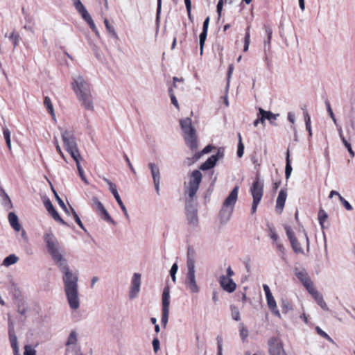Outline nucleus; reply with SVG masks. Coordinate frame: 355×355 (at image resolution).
I'll use <instances>...</instances> for the list:
<instances>
[{"mask_svg": "<svg viewBox=\"0 0 355 355\" xmlns=\"http://www.w3.org/2000/svg\"><path fill=\"white\" fill-rule=\"evenodd\" d=\"M43 240L48 253L63 275L64 291L69 306L71 310L76 311L80 304L78 274L69 269L64 257V250L51 230L44 233Z\"/></svg>", "mask_w": 355, "mask_h": 355, "instance_id": "1", "label": "nucleus"}, {"mask_svg": "<svg viewBox=\"0 0 355 355\" xmlns=\"http://www.w3.org/2000/svg\"><path fill=\"white\" fill-rule=\"evenodd\" d=\"M180 123L187 145L191 150H196L198 148L196 131L192 126L191 119L189 117L181 119Z\"/></svg>", "mask_w": 355, "mask_h": 355, "instance_id": "2", "label": "nucleus"}, {"mask_svg": "<svg viewBox=\"0 0 355 355\" xmlns=\"http://www.w3.org/2000/svg\"><path fill=\"white\" fill-rule=\"evenodd\" d=\"M62 139L66 150L70 154L73 159L80 157L78 149L77 143L73 131L60 128Z\"/></svg>", "mask_w": 355, "mask_h": 355, "instance_id": "3", "label": "nucleus"}, {"mask_svg": "<svg viewBox=\"0 0 355 355\" xmlns=\"http://www.w3.org/2000/svg\"><path fill=\"white\" fill-rule=\"evenodd\" d=\"M239 189V186H236L223 202L220 214L224 215L225 214H227V219H229L232 212L233 211L234 205L236 204L238 198Z\"/></svg>", "mask_w": 355, "mask_h": 355, "instance_id": "4", "label": "nucleus"}, {"mask_svg": "<svg viewBox=\"0 0 355 355\" xmlns=\"http://www.w3.org/2000/svg\"><path fill=\"white\" fill-rule=\"evenodd\" d=\"M270 355H287L282 340L277 337L270 338L268 341Z\"/></svg>", "mask_w": 355, "mask_h": 355, "instance_id": "5", "label": "nucleus"}, {"mask_svg": "<svg viewBox=\"0 0 355 355\" xmlns=\"http://www.w3.org/2000/svg\"><path fill=\"white\" fill-rule=\"evenodd\" d=\"M186 216L187 223L192 227H196L198 225V217L196 208L191 202L186 204Z\"/></svg>", "mask_w": 355, "mask_h": 355, "instance_id": "6", "label": "nucleus"}, {"mask_svg": "<svg viewBox=\"0 0 355 355\" xmlns=\"http://www.w3.org/2000/svg\"><path fill=\"white\" fill-rule=\"evenodd\" d=\"M92 207L96 210V211L98 213V214L101 216V218L107 221L114 223V220L110 216L109 213L103 206V205L101 203V202L99 201L98 198L96 197H92Z\"/></svg>", "mask_w": 355, "mask_h": 355, "instance_id": "7", "label": "nucleus"}, {"mask_svg": "<svg viewBox=\"0 0 355 355\" xmlns=\"http://www.w3.org/2000/svg\"><path fill=\"white\" fill-rule=\"evenodd\" d=\"M72 87L76 96L91 89L90 85L80 76L73 78Z\"/></svg>", "mask_w": 355, "mask_h": 355, "instance_id": "8", "label": "nucleus"}, {"mask_svg": "<svg viewBox=\"0 0 355 355\" xmlns=\"http://www.w3.org/2000/svg\"><path fill=\"white\" fill-rule=\"evenodd\" d=\"M103 180L109 186V190L112 193V194L114 196V198L116 199L118 205L120 206L121 210L123 211L125 218L127 219L129 218V214L128 213V211L126 209L125 206L124 205L123 202H122L121 197L118 193V191L116 189V186L112 183L109 179L106 178H103Z\"/></svg>", "mask_w": 355, "mask_h": 355, "instance_id": "9", "label": "nucleus"}, {"mask_svg": "<svg viewBox=\"0 0 355 355\" xmlns=\"http://www.w3.org/2000/svg\"><path fill=\"white\" fill-rule=\"evenodd\" d=\"M141 275L139 273H134L131 279L130 289L129 291V298L133 300L137 297L141 287Z\"/></svg>", "mask_w": 355, "mask_h": 355, "instance_id": "10", "label": "nucleus"}, {"mask_svg": "<svg viewBox=\"0 0 355 355\" xmlns=\"http://www.w3.org/2000/svg\"><path fill=\"white\" fill-rule=\"evenodd\" d=\"M250 192L253 200L261 201L263 193V183L259 178L253 182Z\"/></svg>", "mask_w": 355, "mask_h": 355, "instance_id": "11", "label": "nucleus"}, {"mask_svg": "<svg viewBox=\"0 0 355 355\" xmlns=\"http://www.w3.org/2000/svg\"><path fill=\"white\" fill-rule=\"evenodd\" d=\"M81 105L87 110H94L93 99L91 89L77 96Z\"/></svg>", "mask_w": 355, "mask_h": 355, "instance_id": "12", "label": "nucleus"}, {"mask_svg": "<svg viewBox=\"0 0 355 355\" xmlns=\"http://www.w3.org/2000/svg\"><path fill=\"white\" fill-rule=\"evenodd\" d=\"M186 288L192 293H198L200 291V287L197 284L196 273H187L185 282Z\"/></svg>", "mask_w": 355, "mask_h": 355, "instance_id": "13", "label": "nucleus"}, {"mask_svg": "<svg viewBox=\"0 0 355 355\" xmlns=\"http://www.w3.org/2000/svg\"><path fill=\"white\" fill-rule=\"evenodd\" d=\"M220 287L227 293H233L236 288V284L232 278L221 275L219 278Z\"/></svg>", "mask_w": 355, "mask_h": 355, "instance_id": "14", "label": "nucleus"}, {"mask_svg": "<svg viewBox=\"0 0 355 355\" xmlns=\"http://www.w3.org/2000/svg\"><path fill=\"white\" fill-rule=\"evenodd\" d=\"M78 342V333L72 330L66 341L67 352L74 351Z\"/></svg>", "mask_w": 355, "mask_h": 355, "instance_id": "15", "label": "nucleus"}, {"mask_svg": "<svg viewBox=\"0 0 355 355\" xmlns=\"http://www.w3.org/2000/svg\"><path fill=\"white\" fill-rule=\"evenodd\" d=\"M260 115V120L261 121V124L265 123V121L267 119L270 123L272 122V121H275L277 119L279 114H273L270 111H266L263 108L259 107V113L257 116Z\"/></svg>", "mask_w": 355, "mask_h": 355, "instance_id": "16", "label": "nucleus"}, {"mask_svg": "<svg viewBox=\"0 0 355 355\" xmlns=\"http://www.w3.org/2000/svg\"><path fill=\"white\" fill-rule=\"evenodd\" d=\"M287 198V193L285 190L281 189L279 192L276 200V210L278 213H282L284 207L285 202Z\"/></svg>", "mask_w": 355, "mask_h": 355, "instance_id": "17", "label": "nucleus"}, {"mask_svg": "<svg viewBox=\"0 0 355 355\" xmlns=\"http://www.w3.org/2000/svg\"><path fill=\"white\" fill-rule=\"evenodd\" d=\"M149 169L150 170L151 175L154 182H160L161 175L159 166L155 163L150 162L148 164Z\"/></svg>", "mask_w": 355, "mask_h": 355, "instance_id": "18", "label": "nucleus"}, {"mask_svg": "<svg viewBox=\"0 0 355 355\" xmlns=\"http://www.w3.org/2000/svg\"><path fill=\"white\" fill-rule=\"evenodd\" d=\"M267 304L270 310L278 318H281V314L277 309L276 301L272 295L267 297Z\"/></svg>", "mask_w": 355, "mask_h": 355, "instance_id": "19", "label": "nucleus"}, {"mask_svg": "<svg viewBox=\"0 0 355 355\" xmlns=\"http://www.w3.org/2000/svg\"><path fill=\"white\" fill-rule=\"evenodd\" d=\"M202 177V173L199 170H194L191 173L189 184L199 187Z\"/></svg>", "mask_w": 355, "mask_h": 355, "instance_id": "20", "label": "nucleus"}, {"mask_svg": "<svg viewBox=\"0 0 355 355\" xmlns=\"http://www.w3.org/2000/svg\"><path fill=\"white\" fill-rule=\"evenodd\" d=\"M8 220L10 226L17 232L21 230V225L19 223L18 217L14 212L8 214Z\"/></svg>", "mask_w": 355, "mask_h": 355, "instance_id": "21", "label": "nucleus"}, {"mask_svg": "<svg viewBox=\"0 0 355 355\" xmlns=\"http://www.w3.org/2000/svg\"><path fill=\"white\" fill-rule=\"evenodd\" d=\"M170 306V288L165 286L162 293V309H169Z\"/></svg>", "mask_w": 355, "mask_h": 355, "instance_id": "22", "label": "nucleus"}, {"mask_svg": "<svg viewBox=\"0 0 355 355\" xmlns=\"http://www.w3.org/2000/svg\"><path fill=\"white\" fill-rule=\"evenodd\" d=\"M8 336L11 347H17L18 345L17 338L15 332L14 327L12 323L9 322L8 325Z\"/></svg>", "mask_w": 355, "mask_h": 355, "instance_id": "23", "label": "nucleus"}, {"mask_svg": "<svg viewBox=\"0 0 355 355\" xmlns=\"http://www.w3.org/2000/svg\"><path fill=\"white\" fill-rule=\"evenodd\" d=\"M295 275L302 284L306 283V282L308 281L309 279H310V277L307 272L303 268H295Z\"/></svg>", "mask_w": 355, "mask_h": 355, "instance_id": "24", "label": "nucleus"}, {"mask_svg": "<svg viewBox=\"0 0 355 355\" xmlns=\"http://www.w3.org/2000/svg\"><path fill=\"white\" fill-rule=\"evenodd\" d=\"M73 6L78 11V12L81 15L83 19L85 18L87 16L89 15L87 9L85 8V6L80 1V0H74Z\"/></svg>", "mask_w": 355, "mask_h": 355, "instance_id": "25", "label": "nucleus"}, {"mask_svg": "<svg viewBox=\"0 0 355 355\" xmlns=\"http://www.w3.org/2000/svg\"><path fill=\"white\" fill-rule=\"evenodd\" d=\"M216 164V159L215 157H209L204 163H202L200 166V169L202 171H207L209 170L214 167V166Z\"/></svg>", "mask_w": 355, "mask_h": 355, "instance_id": "26", "label": "nucleus"}, {"mask_svg": "<svg viewBox=\"0 0 355 355\" xmlns=\"http://www.w3.org/2000/svg\"><path fill=\"white\" fill-rule=\"evenodd\" d=\"M312 297L323 310L329 311V308L323 299V296L319 291H318L316 294L313 295Z\"/></svg>", "mask_w": 355, "mask_h": 355, "instance_id": "27", "label": "nucleus"}, {"mask_svg": "<svg viewBox=\"0 0 355 355\" xmlns=\"http://www.w3.org/2000/svg\"><path fill=\"white\" fill-rule=\"evenodd\" d=\"M190 250L189 249L187 252V273H196L195 270V261L194 259L191 257Z\"/></svg>", "mask_w": 355, "mask_h": 355, "instance_id": "28", "label": "nucleus"}, {"mask_svg": "<svg viewBox=\"0 0 355 355\" xmlns=\"http://www.w3.org/2000/svg\"><path fill=\"white\" fill-rule=\"evenodd\" d=\"M19 260V257L14 254H10L6 257L2 263V265L8 267L11 265L16 263Z\"/></svg>", "mask_w": 355, "mask_h": 355, "instance_id": "29", "label": "nucleus"}, {"mask_svg": "<svg viewBox=\"0 0 355 355\" xmlns=\"http://www.w3.org/2000/svg\"><path fill=\"white\" fill-rule=\"evenodd\" d=\"M44 105L46 108L48 112L50 113V114L51 115L52 118L53 119H55V112H54L53 106V104L51 103V98L49 96H45L44 97Z\"/></svg>", "mask_w": 355, "mask_h": 355, "instance_id": "30", "label": "nucleus"}, {"mask_svg": "<svg viewBox=\"0 0 355 355\" xmlns=\"http://www.w3.org/2000/svg\"><path fill=\"white\" fill-rule=\"evenodd\" d=\"M292 171H293V168H292V166L291 164L290 153H289V150H288L286 152V167H285V176L287 180L290 178Z\"/></svg>", "mask_w": 355, "mask_h": 355, "instance_id": "31", "label": "nucleus"}, {"mask_svg": "<svg viewBox=\"0 0 355 355\" xmlns=\"http://www.w3.org/2000/svg\"><path fill=\"white\" fill-rule=\"evenodd\" d=\"M80 159H81V157H76V159H73V160L76 162L77 169H78V174H79V176L80 177L81 180L85 183L89 184L88 180L86 178V176H85V175L84 173V171H83V168L80 166Z\"/></svg>", "mask_w": 355, "mask_h": 355, "instance_id": "32", "label": "nucleus"}, {"mask_svg": "<svg viewBox=\"0 0 355 355\" xmlns=\"http://www.w3.org/2000/svg\"><path fill=\"white\" fill-rule=\"evenodd\" d=\"M303 286L311 296L314 294H316V293L318 291L314 286L313 282L311 279L306 281V283L303 284Z\"/></svg>", "mask_w": 355, "mask_h": 355, "instance_id": "33", "label": "nucleus"}, {"mask_svg": "<svg viewBox=\"0 0 355 355\" xmlns=\"http://www.w3.org/2000/svg\"><path fill=\"white\" fill-rule=\"evenodd\" d=\"M290 242H291L292 248L295 253H297V254H298V253L303 254L304 253V250L302 248L301 245L298 242V240L297 239V238L293 239L292 240L290 241Z\"/></svg>", "mask_w": 355, "mask_h": 355, "instance_id": "34", "label": "nucleus"}, {"mask_svg": "<svg viewBox=\"0 0 355 355\" xmlns=\"http://www.w3.org/2000/svg\"><path fill=\"white\" fill-rule=\"evenodd\" d=\"M199 187L189 184V186L185 189L186 194L192 199L196 194Z\"/></svg>", "mask_w": 355, "mask_h": 355, "instance_id": "35", "label": "nucleus"}, {"mask_svg": "<svg viewBox=\"0 0 355 355\" xmlns=\"http://www.w3.org/2000/svg\"><path fill=\"white\" fill-rule=\"evenodd\" d=\"M207 31H202V32L199 36L200 54V55H202V53H203V49H204L205 42L207 39Z\"/></svg>", "mask_w": 355, "mask_h": 355, "instance_id": "36", "label": "nucleus"}, {"mask_svg": "<svg viewBox=\"0 0 355 355\" xmlns=\"http://www.w3.org/2000/svg\"><path fill=\"white\" fill-rule=\"evenodd\" d=\"M1 204L6 209L12 208L11 200L8 194H5L1 197Z\"/></svg>", "mask_w": 355, "mask_h": 355, "instance_id": "37", "label": "nucleus"}, {"mask_svg": "<svg viewBox=\"0 0 355 355\" xmlns=\"http://www.w3.org/2000/svg\"><path fill=\"white\" fill-rule=\"evenodd\" d=\"M104 24L107 31L111 34L112 37H113L115 39H118V35L115 31L114 28L109 23L107 19H104Z\"/></svg>", "mask_w": 355, "mask_h": 355, "instance_id": "38", "label": "nucleus"}, {"mask_svg": "<svg viewBox=\"0 0 355 355\" xmlns=\"http://www.w3.org/2000/svg\"><path fill=\"white\" fill-rule=\"evenodd\" d=\"M200 154L196 153L191 157H187V159H185V160L184 161V165L189 166L196 162H197L200 159Z\"/></svg>", "mask_w": 355, "mask_h": 355, "instance_id": "39", "label": "nucleus"}, {"mask_svg": "<svg viewBox=\"0 0 355 355\" xmlns=\"http://www.w3.org/2000/svg\"><path fill=\"white\" fill-rule=\"evenodd\" d=\"M49 214L55 221L61 223L63 225L68 226V224L60 216L59 214L55 209L51 211Z\"/></svg>", "mask_w": 355, "mask_h": 355, "instance_id": "40", "label": "nucleus"}, {"mask_svg": "<svg viewBox=\"0 0 355 355\" xmlns=\"http://www.w3.org/2000/svg\"><path fill=\"white\" fill-rule=\"evenodd\" d=\"M327 218H328V215H327V212L322 209H320V211L318 212V220H319V223L322 229L324 228V223L325 220L327 219Z\"/></svg>", "mask_w": 355, "mask_h": 355, "instance_id": "41", "label": "nucleus"}, {"mask_svg": "<svg viewBox=\"0 0 355 355\" xmlns=\"http://www.w3.org/2000/svg\"><path fill=\"white\" fill-rule=\"evenodd\" d=\"M3 134L6 140V145L10 150H11L10 132L8 128H3Z\"/></svg>", "mask_w": 355, "mask_h": 355, "instance_id": "42", "label": "nucleus"}, {"mask_svg": "<svg viewBox=\"0 0 355 355\" xmlns=\"http://www.w3.org/2000/svg\"><path fill=\"white\" fill-rule=\"evenodd\" d=\"M5 36L8 37L12 42L14 48H16L20 40L19 35L18 33L12 32L9 36H8L7 34H6Z\"/></svg>", "mask_w": 355, "mask_h": 355, "instance_id": "43", "label": "nucleus"}, {"mask_svg": "<svg viewBox=\"0 0 355 355\" xmlns=\"http://www.w3.org/2000/svg\"><path fill=\"white\" fill-rule=\"evenodd\" d=\"M304 117L306 124V129L309 132V136L312 135L311 125V118L309 115V113L306 111L304 113Z\"/></svg>", "mask_w": 355, "mask_h": 355, "instance_id": "44", "label": "nucleus"}, {"mask_svg": "<svg viewBox=\"0 0 355 355\" xmlns=\"http://www.w3.org/2000/svg\"><path fill=\"white\" fill-rule=\"evenodd\" d=\"M230 309L232 319L236 321L240 320V312L239 309L236 306L232 305Z\"/></svg>", "mask_w": 355, "mask_h": 355, "instance_id": "45", "label": "nucleus"}, {"mask_svg": "<svg viewBox=\"0 0 355 355\" xmlns=\"http://www.w3.org/2000/svg\"><path fill=\"white\" fill-rule=\"evenodd\" d=\"M268 226V232H270V239L275 243L277 241H278V236L275 232V228L271 225H270L269 223H268L267 225Z\"/></svg>", "mask_w": 355, "mask_h": 355, "instance_id": "46", "label": "nucleus"}, {"mask_svg": "<svg viewBox=\"0 0 355 355\" xmlns=\"http://www.w3.org/2000/svg\"><path fill=\"white\" fill-rule=\"evenodd\" d=\"M71 212H72V215H73V217L75 220V221L76 222V223L78 225V226L82 229L84 231H86L81 220L80 219L78 214L76 212V211L73 209V208L71 207Z\"/></svg>", "mask_w": 355, "mask_h": 355, "instance_id": "47", "label": "nucleus"}, {"mask_svg": "<svg viewBox=\"0 0 355 355\" xmlns=\"http://www.w3.org/2000/svg\"><path fill=\"white\" fill-rule=\"evenodd\" d=\"M168 315H169V309H162L161 322H162V324L164 326H166L168 322Z\"/></svg>", "mask_w": 355, "mask_h": 355, "instance_id": "48", "label": "nucleus"}, {"mask_svg": "<svg viewBox=\"0 0 355 355\" xmlns=\"http://www.w3.org/2000/svg\"><path fill=\"white\" fill-rule=\"evenodd\" d=\"M178 269V264L176 263H173L171 268L170 270V275L171 277V279L174 283L176 282V273Z\"/></svg>", "mask_w": 355, "mask_h": 355, "instance_id": "49", "label": "nucleus"}, {"mask_svg": "<svg viewBox=\"0 0 355 355\" xmlns=\"http://www.w3.org/2000/svg\"><path fill=\"white\" fill-rule=\"evenodd\" d=\"M315 330H316L317 333L320 336L327 339L329 342H333L332 338L325 331H324L320 327H316Z\"/></svg>", "mask_w": 355, "mask_h": 355, "instance_id": "50", "label": "nucleus"}, {"mask_svg": "<svg viewBox=\"0 0 355 355\" xmlns=\"http://www.w3.org/2000/svg\"><path fill=\"white\" fill-rule=\"evenodd\" d=\"M275 244H276V248H277V250L279 251L282 254V259L283 260H285L284 257L286 255V249H285L284 245L282 243H279L278 241L275 242Z\"/></svg>", "mask_w": 355, "mask_h": 355, "instance_id": "51", "label": "nucleus"}, {"mask_svg": "<svg viewBox=\"0 0 355 355\" xmlns=\"http://www.w3.org/2000/svg\"><path fill=\"white\" fill-rule=\"evenodd\" d=\"M27 310H28V307L24 302H21V303H19L17 305V311L21 315H25Z\"/></svg>", "mask_w": 355, "mask_h": 355, "instance_id": "52", "label": "nucleus"}, {"mask_svg": "<svg viewBox=\"0 0 355 355\" xmlns=\"http://www.w3.org/2000/svg\"><path fill=\"white\" fill-rule=\"evenodd\" d=\"M281 307L283 313H287L292 309V304L286 300L282 302Z\"/></svg>", "mask_w": 355, "mask_h": 355, "instance_id": "53", "label": "nucleus"}, {"mask_svg": "<svg viewBox=\"0 0 355 355\" xmlns=\"http://www.w3.org/2000/svg\"><path fill=\"white\" fill-rule=\"evenodd\" d=\"M225 155V149L222 147H220L218 148L217 150V153L215 154V155H211V157H215V158L216 159V162L223 158Z\"/></svg>", "mask_w": 355, "mask_h": 355, "instance_id": "54", "label": "nucleus"}, {"mask_svg": "<svg viewBox=\"0 0 355 355\" xmlns=\"http://www.w3.org/2000/svg\"><path fill=\"white\" fill-rule=\"evenodd\" d=\"M24 355H36V350L31 345H26L24 347Z\"/></svg>", "mask_w": 355, "mask_h": 355, "instance_id": "55", "label": "nucleus"}, {"mask_svg": "<svg viewBox=\"0 0 355 355\" xmlns=\"http://www.w3.org/2000/svg\"><path fill=\"white\" fill-rule=\"evenodd\" d=\"M217 340V349H218V354L217 355H223L222 351H223V338L220 336H218L216 338Z\"/></svg>", "mask_w": 355, "mask_h": 355, "instance_id": "56", "label": "nucleus"}, {"mask_svg": "<svg viewBox=\"0 0 355 355\" xmlns=\"http://www.w3.org/2000/svg\"><path fill=\"white\" fill-rule=\"evenodd\" d=\"M87 24L89 26V27L91 28V29L92 31H95L96 30V25L91 17L90 15H89L88 16H87L85 18L83 19Z\"/></svg>", "mask_w": 355, "mask_h": 355, "instance_id": "57", "label": "nucleus"}, {"mask_svg": "<svg viewBox=\"0 0 355 355\" xmlns=\"http://www.w3.org/2000/svg\"><path fill=\"white\" fill-rule=\"evenodd\" d=\"M339 200L347 210L351 211L353 209V207L350 205V203L347 200H346L343 196H340Z\"/></svg>", "mask_w": 355, "mask_h": 355, "instance_id": "58", "label": "nucleus"}, {"mask_svg": "<svg viewBox=\"0 0 355 355\" xmlns=\"http://www.w3.org/2000/svg\"><path fill=\"white\" fill-rule=\"evenodd\" d=\"M240 336L243 340L248 336V330L243 324H241Z\"/></svg>", "mask_w": 355, "mask_h": 355, "instance_id": "59", "label": "nucleus"}, {"mask_svg": "<svg viewBox=\"0 0 355 355\" xmlns=\"http://www.w3.org/2000/svg\"><path fill=\"white\" fill-rule=\"evenodd\" d=\"M237 156L239 157H241L243 155V153H244V145L242 142V141H239V144H238V147H237Z\"/></svg>", "mask_w": 355, "mask_h": 355, "instance_id": "60", "label": "nucleus"}, {"mask_svg": "<svg viewBox=\"0 0 355 355\" xmlns=\"http://www.w3.org/2000/svg\"><path fill=\"white\" fill-rule=\"evenodd\" d=\"M52 191L54 193V196L55 197V199L56 200L58 201L59 205L62 208V209H66V205L64 204V202H63V200L60 198V196H58V194L57 193V192L55 191V190L52 187Z\"/></svg>", "mask_w": 355, "mask_h": 355, "instance_id": "61", "label": "nucleus"}, {"mask_svg": "<svg viewBox=\"0 0 355 355\" xmlns=\"http://www.w3.org/2000/svg\"><path fill=\"white\" fill-rule=\"evenodd\" d=\"M285 230H286V235H287L289 241L292 240L293 239L296 238L295 236V233L292 230L291 227L286 226L285 227Z\"/></svg>", "mask_w": 355, "mask_h": 355, "instance_id": "62", "label": "nucleus"}, {"mask_svg": "<svg viewBox=\"0 0 355 355\" xmlns=\"http://www.w3.org/2000/svg\"><path fill=\"white\" fill-rule=\"evenodd\" d=\"M345 146L347 148V150L352 157L354 156V152L353 151L350 144L346 140L345 138H343L342 140Z\"/></svg>", "mask_w": 355, "mask_h": 355, "instance_id": "63", "label": "nucleus"}, {"mask_svg": "<svg viewBox=\"0 0 355 355\" xmlns=\"http://www.w3.org/2000/svg\"><path fill=\"white\" fill-rule=\"evenodd\" d=\"M44 204L49 213L55 209L49 199L44 200Z\"/></svg>", "mask_w": 355, "mask_h": 355, "instance_id": "64", "label": "nucleus"}]
</instances>
